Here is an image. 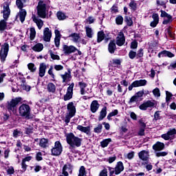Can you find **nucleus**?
<instances>
[{"label": "nucleus", "mask_w": 176, "mask_h": 176, "mask_svg": "<svg viewBox=\"0 0 176 176\" xmlns=\"http://www.w3.org/2000/svg\"><path fill=\"white\" fill-rule=\"evenodd\" d=\"M109 142H112V139L111 138L104 139L102 142H100V146L102 148H107V146L109 145Z\"/></svg>", "instance_id": "30"}, {"label": "nucleus", "mask_w": 176, "mask_h": 176, "mask_svg": "<svg viewBox=\"0 0 176 176\" xmlns=\"http://www.w3.org/2000/svg\"><path fill=\"white\" fill-rule=\"evenodd\" d=\"M166 102L167 103V105H168V102H170V100H171V98L173 97V94L168 91H166Z\"/></svg>", "instance_id": "40"}, {"label": "nucleus", "mask_w": 176, "mask_h": 176, "mask_svg": "<svg viewBox=\"0 0 176 176\" xmlns=\"http://www.w3.org/2000/svg\"><path fill=\"white\" fill-rule=\"evenodd\" d=\"M75 83L72 82L69 86L67 87L66 94L63 96L64 101H69L74 97V87Z\"/></svg>", "instance_id": "5"}, {"label": "nucleus", "mask_w": 176, "mask_h": 176, "mask_svg": "<svg viewBox=\"0 0 176 176\" xmlns=\"http://www.w3.org/2000/svg\"><path fill=\"white\" fill-rule=\"evenodd\" d=\"M148 81L146 80H136L133 81L131 85L129 86L128 90L131 91L133 87H141L142 86H146Z\"/></svg>", "instance_id": "7"}, {"label": "nucleus", "mask_w": 176, "mask_h": 176, "mask_svg": "<svg viewBox=\"0 0 176 176\" xmlns=\"http://www.w3.org/2000/svg\"><path fill=\"white\" fill-rule=\"evenodd\" d=\"M160 111H157L155 112L153 122H157V120H160V119H162V116H160Z\"/></svg>", "instance_id": "38"}, {"label": "nucleus", "mask_w": 176, "mask_h": 176, "mask_svg": "<svg viewBox=\"0 0 176 176\" xmlns=\"http://www.w3.org/2000/svg\"><path fill=\"white\" fill-rule=\"evenodd\" d=\"M50 54L51 58H52V60H60V56L54 54L53 53V51L50 50Z\"/></svg>", "instance_id": "51"}, {"label": "nucleus", "mask_w": 176, "mask_h": 176, "mask_svg": "<svg viewBox=\"0 0 176 176\" xmlns=\"http://www.w3.org/2000/svg\"><path fill=\"white\" fill-rule=\"evenodd\" d=\"M156 3H157V6H163V8L164 9H166V8H167V6H166V2H164V1H160L159 0H157Z\"/></svg>", "instance_id": "58"}, {"label": "nucleus", "mask_w": 176, "mask_h": 176, "mask_svg": "<svg viewBox=\"0 0 176 176\" xmlns=\"http://www.w3.org/2000/svg\"><path fill=\"white\" fill-rule=\"evenodd\" d=\"M122 65L121 59H112L109 62L108 67L111 68V67H113L114 68H119Z\"/></svg>", "instance_id": "16"}, {"label": "nucleus", "mask_w": 176, "mask_h": 176, "mask_svg": "<svg viewBox=\"0 0 176 176\" xmlns=\"http://www.w3.org/2000/svg\"><path fill=\"white\" fill-rule=\"evenodd\" d=\"M99 176H108V170L107 168L102 170L99 173Z\"/></svg>", "instance_id": "61"}, {"label": "nucleus", "mask_w": 176, "mask_h": 176, "mask_svg": "<svg viewBox=\"0 0 176 176\" xmlns=\"http://www.w3.org/2000/svg\"><path fill=\"white\" fill-rule=\"evenodd\" d=\"M71 118H74V116H71L69 113L65 116V122L66 124H68L71 122Z\"/></svg>", "instance_id": "57"}, {"label": "nucleus", "mask_w": 176, "mask_h": 176, "mask_svg": "<svg viewBox=\"0 0 176 176\" xmlns=\"http://www.w3.org/2000/svg\"><path fill=\"white\" fill-rule=\"evenodd\" d=\"M153 151H155V152L163 151L164 149V143L157 142L153 146Z\"/></svg>", "instance_id": "22"}, {"label": "nucleus", "mask_w": 176, "mask_h": 176, "mask_svg": "<svg viewBox=\"0 0 176 176\" xmlns=\"http://www.w3.org/2000/svg\"><path fill=\"white\" fill-rule=\"evenodd\" d=\"M118 115H119V110L114 109L113 111L110 112L108 114L107 119L108 120H112V118H112L113 116H118Z\"/></svg>", "instance_id": "32"}, {"label": "nucleus", "mask_w": 176, "mask_h": 176, "mask_svg": "<svg viewBox=\"0 0 176 176\" xmlns=\"http://www.w3.org/2000/svg\"><path fill=\"white\" fill-rule=\"evenodd\" d=\"M160 12H161L160 17L167 18V19H164V21H162V24H164V25H167V24H170V23H173V21L174 19H173V16H171V14H169L168 13H167L166 11L163 10H161Z\"/></svg>", "instance_id": "9"}, {"label": "nucleus", "mask_w": 176, "mask_h": 176, "mask_svg": "<svg viewBox=\"0 0 176 176\" xmlns=\"http://www.w3.org/2000/svg\"><path fill=\"white\" fill-rule=\"evenodd\" d=\"M100 109V103H98V100H93L90 105V111L92 113H96L97 111Z\"/></svg>", "instance_id": "19"}, {"label": "nucleus", "mask_w": 176, "mask_h": 176, "mask_svg": "<svg viewBox=\"0 0 176 176\" xmlns=\"http://www.w3.org/2000/svg\"><path fill=\"white\" fill-rule=\"evenodd\" d=\"M171 28H173L171 26H168L166 28V31L170 38H171V39H174V34H173V32H171Z\"/></svg>", "instance_id": "50"}, {"label": "nucleus", "mask_w": 176, "mask_h": 176, "mask_svg": "<svg viewBox=\"0 0 176 176\" xmlns=\"http://www.w3.org/2000/svg\"><path fill=\"white\" fill-rule=\"evenodd\" d=\"M32 133H34V128L32 126L25 128V134H32Z\"/></svg>", "instance_id": "59"}, {"label": "nucleus", "mask_w": 176, "mask_h": 176, "mask_svg": "<svg viewBox=\"0 0 176 176\" xmlns=\"http://www.w3.org/2000/svg\"><path fill=\"white\" fill-rule=\"evenodd\" d=\"M16 5L17 8H19L21 10L24 8V4L23 3V1L21 0H16Z\"/></svg>", "instance_id": "54"}, {"label": "nucleus", "mask_w": 176, "mask_h": 176, "mask_svg": "<svg viewBox=\"0 0 176 176\" xmlns=\"http://www.w3.org/2000/svg\"><path fill=\"white\" fill-rule=\"evenodd\" d=\"M39 76L43 78L45 76V63H41L39 67Z\"/></svg>", "instance_id": "35"}, {"label": "nucleus", "mask_w": 176, "mask_h": 176, "mask_svg": "<svg viewBox=\"0 0 176 176\" xmlns=\"http://www.w3.org/2000/svg\"><path fill=\"white\" fill-rule=\"evenodd\" d=\"M72 69H67V72H65L64 74H61L60 77L62 78L63 80V83H65L67 82H71V79H72V76L71 75V72H72Z\"/></svg>", "instance_id": "14"}, {"label": "nucleus", "mask_w": 176, "mask_h": 176, "mask_svg": "<svg viewBox=\"0 0 176 176\" xmlns=\"http://www.w3.org/2000/svg\"><path fill=\"white\" fill-rule=\"evenodd\" d=\"M28 68L31 72H35V71H36V67H35V64L34 63H29L28 65Z\"/></svg>", "instance_id": "46"}, {"label": "nucleus", "mask_w": 176, "mask_h": 176, "mask_svg": "<svg viewBox=\"0 0 176 176\" xmlns=\"http://www.w3.org/2000/svg\"><path fill=\"white\" fill-rule=\"evenodd\" d=\"M129 57L131 60H134L137 58V52L133 50H131L129 53Z\"/></svg>", "instance_id": "45"}, {"label": "nucleus", "mask_w": 176, "mask_h": 176, "mask_svg": "<svg viewBox=\"0 0 176 176\" xmlns=\"http://www.w3.org/2000/svg\"><path fill=\"white\" fill-rule=\"evenodd\" d=\"M104 39H105V33H104V31L102 30L99 31L97 35V43H101Z\"/></svg>", "instance_id": "26"}, {"label": "nucleus", "mask_w": 176, "mask_h": 176, "mask_svg": "<svg viewBox=\"0 0 176 176\" xmlns=\"http://www.w3.org/2000/svg\"><path fill=\"white\" fill-rule=\"evenodd\" d=\"M86 35L88 38H93V30H91V28L86 27Z\"/></svg>", "instance_id": "39"}, {"label": "nucleus", "mask_w": 176, "mask_h": 176, "mask_svg": "<svg viewBox=\"0 0 176 176\" xmlns=\"http://www.w3.org/2000/svg\"><path fill=\"white\" fill-rule=\"evenodd\" d=\"M51 152L52 156H60L63 153V145L60 141L55 142L54 147L51 146Z\"/></svg>", "instance_id": "3"}, {"label": "nucleus", "mask_w": 176, "mask_h": 176, "mask_svg": "<svg viewBox=\"0 0 176 176\" xmlns=\"http://www.w3.org/2000/svg\"><path fill=\"white\" fill-rule=\"evenodd\" d=\"M82 133H85V134H89L90 133V126H84Z\"/></svg>", "instance_id": "64"}, {"label": "nucleus", "mask_w": 176, "mask_h": 176, "mask_svg": "<svg viewBox=\"0 0 176 176\" xmlns=\"http://www.w3.org/2000/svg\"><path fill=\"white\" fill-rule=\"evenodd\" d=\"M55 38H54V43L56 47H60V41H61V33H60V30H55Z\"/></svg>", "instance_id": "20"}, {"label": "nucleus", "mask_w": 176, "mask_h": 176, "mask_svg": "<svg viewBox=\"0 0 176 176\" xmlns=\"http://www.w3.org/2000/svg\"><path fill=\"white\" fill-rule=\"evenodd\" d=\"M53 145V142H50V140H49V139H45V148L46 149V148H52V146Z\"/></svg>", "instance_id": "48"}, {"label": "nucleus", "mask_w": 176, "mask_h": 176, "mask_svg": "<svg viewBox=\"0 0 176 176\" xmlns=\"http://www.w3.org/2000/svg\"><path fill=\"white\" fill-rule=\"evenodd\" d=\"M144 89L142 91H138L136 94H135L134 96H133L129 101V104H131L133 102H138V100H140V101H142V98L144 97Z\"/></svg>", "instance_id": "10"}, {"label": "nucleus", "mask_w": 176, "mask_h": 176, "mask_svg": "<svg viewBox=\"0 0 176 176\" xmlns=\"http://www.w3.org/2000/svg\"><path fill=\"white\" fill-rule=\"evenodd\" d=\"M6 21H8V20H6V19H3L0 21V31H5V30H6V27L8 24Z\"/></svg>", "instance_id": "34"}, {"label": "nucleus", "mask_w": 176, "mask_h": 176, "mask_svg": "<svg viewBox=\"0 0 176 176\" xmlns=\"http://www.w3.org/2000/svg\"><path fill=\"white\" fill-rule=\"evenodd\" d=\"M32 50L34 52H42L43 50V44L42 43H37L33 47Z\"/></svg>", "instance_id": "33"}, {"label": "nucleus", "mask_w": 176, "mask_h": 176, "mask_svg": "<svg viewBox=\"0 0 176 176\" xmlns=\"http://www.w3.org/2000/svg\"><path fill=\"white\" fill-rule=\"evenodd\" d=\"M168 154V153L166 151H162V152L156 153L155 156H157V157H160L167 156Z\"/></svg>", "instance_id": "55"}, {"label": "nucleus", "mask_w": 176, "mask_h": 176, "mask_svg": "<svg viewBox=\"0 0 176 176\" xmlns=\"http://www.w3.org/2000/svg\"><path fill=\"white\" fill-rule=\"evenodd\" d=\"M129 6L133 12H135V10H137V3H135L134 0L130 2Z\"/></svg>", "instance_id": "42"}, {"label": "nucleus", "mask_w": 176, "mask_h": 176, "mask_svg": "<svg viewBox=\"0 0 176 176\" xmlns=\"http://www.w3.org/2000/svg\"><path fill=\"white\" fill-rule=\"evenodd\" d=\"M126 43V37L123 32H120L118 36L116 37V44L117 46H123Z\"/></svg>", "instance_id": "12"}, {"label": "nucleus", "mask_w": 176, "mask_h": 176, "mask_svg": "<svg viewBox=\"0 0 176 176\" xmlns=\"http://www.w3.org/2000/svg\"><path fill=\"white\" fill-rule=\"evenodd\" d=\"M47 90L50 93H54L56 91V85L53 82H50L47 85Z\"/></svg>", "instance_id": "36"}, {"label": "nucleus", "mask_w": 176, "mask_h": 176, "mask_svg": "<svg viewBox=\"0 0 176 176\" xmlns=\"http://www.w3.org/2000/svg\"><path fill=\"white\" fill-rule=\"evenodd\" d=\"M21 102V98H16L8 102L7 108L9 111H14L18 104Z\"/></svg>", "instance_id": "8"}, {"label": "nucleus", "mask_w": 176, "mask_h": 176, "mask_svg": "<svg viewBox=\"0 0 176 176\" xmlns=\"http://www.w3.org/2000/svg\"><path fill=\"white\" fill-rule=\"evenodd\" d=\"M62 49L65 56H69V54H72V53H75V52L78 50L76 47L74 45H68L66 44L63 45Z\"/></svg>", "instance_id": "6"}, {"label": "nucleus", "mask_w": 176, "mask_h": 176, "mask_svg": "<svg viewBox=\"0 0 176 176\" xmlns=\"http://www.w3.org/2000/svg\"><path fill=\"white\" fill-rule=\"evenodd\" d=\"M153 107H155V102L151 100H147L139 106V109L141 111H146L148 108H153Z\"/></svg>", "instance_id": "15"}, {"label": "nucleus", "mask_w": 176, "mask_h": 176, "mask_svg": "<svg viewBox=\"0 0 176 176\" xmlns=\"http://www.w3.org/2000/svg\"><path fill=\"white\" fill-rule=\"evenodd\" d=\"M82 138L76 136L72 132L66 134V142L69 145V149L70 151H74L76 147L82 146Z\"/></svg>", "instance_id": "1"}, {"label": "nucleus", "mask_w": 176, "mask_h": 176, "mask_svg": "<svg viewBox=\"0 0 176 176\" xmlns=\"http://www.w3.org/2000/svg\"><path fill=\"white\" fill-rule=\"evenodd\" d=\"M56 17L59 21H63L67 19V15L63 11H58L56 12Z\"/></svg>", "instance_id": "27"}, {"label": "nucleus", "mask_w": 176, "mask_h": 176, "mask_svg": "<svg viewBox=\"0 0 176 176\" xmlns=\"http://www.w3.org/2000/svg\"><path fill=\"white\" fill-rule=\"evenodd\" d=\"M94 133L100 134L102 131V124H98V126L94 129Z\"/></svg>", "instance_id": "43"}, {"label": "nucleus", "mask_w": 176, "mask_h": 176, "mask_svg": "<svg viewBox=\"0 0 176 176\" xmlns=\"http://www.w3.org/2000/svg\"><path fill=\"white\" fill-rule=\"evenodd\" d=\"M123 16L122 15H118L116 18V24L117 25H122L123 24Z\"/></svg>", "instance_id": "37"}, {"label": "nucleus", "mask_w": 176, "mask_h": 176, "mask_svg": "<svg viewBox=\"0 0 176 176\" xmlns=\"http://www.w3.org/2000/svg\"><path fill=\"white\" fill-rule=\"evenodd\" d=\"M153 94L155 96V97H160V89L156 87L153 90Z\"/></svg>", "instance_id": "52"}, {"label": "nucleus", "mask_w": 176, "mask_h": 176, "mask_svg": "<svg viewBox=\"0 0 176 176\" xmlns=\"http://www.w3.org/2000/svg\"><path fill=\"white\" fill-rule=\"evenodd\" d=\"M6 171L8 175H12L14 174V168H13V166H8L6 169Z\"/></svg>", "instance_id": "49"}, {"label": "nucleus", "mask_w": 176, "mask_h": 176, "mask_svg": "<svg viewBox=\"0 0 176 176\" xmlns=\"http://www.w3.org/2000/svg\"><path fill=\"white\" fill-rule=\"evenodd\" d=\"M67 170H68V165L65 164L63 167L62 171L64 176H68L69 174L67 172Z\"/></svg>", "instance_id": "53"}, {"label": "nucleus", "mask_w": 176, "mask_h": 176, "mask_svg": "<svg viewBox=\"0 0 176 176\" xmlns=\"http://www.w3.org/2000/svg\"><path fill=\"white\" fill-rule=\"evenodd\" d=\"M116 47V42L115 40H111L109 45H108V52L110 54H113L117 50Z\"/></svg>", "instance_id": "17"}, {"label": "nucleus", "mask_w": 176, "mask_h": 176, "mask_svg": "<svg viewBox=\"0 0 176 176\" xmlns=\"http://www.w3.org/2000/svg\"><path fill=\"white\" fill-rule=\"evenodd\" d=\"M138 123L140 125L141 129H146V124L144 122V120L142 119L139 120Z\"/></svg>", "instance_id": "60"}, {"label": "nucleus", "mask_w": 176, "mask_h": 176, "mask_svg": "<svg viewBox=\"0 0 176 176\" xmlns=\"http://www.w3.org/2000/svg\"><path fill=\"white\" fill-rule=\"evenodd\" d=\"M19 116L25 118V119H30V116H31V107L28 104H22L19 107Z\"/></svg>", "instance_id": "2"}, {"label": "nucleus", "mask_w": 176, "mask_h": 176, "mask_svg": "<svg viewBox=\"0 0 176 176\" xmlns=\"http://www.w3.org/2000/svg\"><path fill=\"white\" fill-rule=\"evenodd\" d=\"M139 159L143 162H146L145 164H148L149 162V151L142 150L138 153Z\"/></svg>", "instance_id": "13"}, {"label": "nucleus", "mask_w": 176, "mask_h": 176, "mask_svg": "<svg viewBox=\"0 0 176 176\" xmlns=\"http://www.w3.org/2000/svg\"><path fill=\"white\" fill-rule=\"evenodd\" d=\"M107 108L106 106L103 107L101 109L98 117L99 122H101V120H104V119H105V118L107 117Z\"/></svg>", "instance_id": "25"}, {"label": "nucleus", "mask_w": 176, "mask_h": 176, "mask_svg": "<svg viewBox=\"0 0 176 176\" xmlns=\"http://www.w3.org/2000/svg\"><path fill=\"white\" fill-rule=\"evenodd\" d=\"M3 17L4 19L8 20L9 19V16H10V8H9V6H3Z\"/></svg>", "instance_id": "23"}, {"label": "nucleus", "mask_w": 176, "mask_h": 176, "mask_svg": "<svg viewBox=\"0 0 176 176\" xmlns=\"http://www.w3.org/2000/svg\"><path fill=\"white\" fill-rule=\"evenodd\" d=\"M167 133L169 137H171V135H175L176 129H170L167 132Z\"/></svg>", "instance_id": "63"}, {"label": "nucleus", "mask_w": 176, "mask_h": 176, "mask_svg": "<svg viewBox=\"0 0 176 176\" xmlns=\"http://www.w3.org/2000/svg\"><path fill=\"white\" fill-rule=\"evenodd\" d=\"M19 19L21 23H24L25 20V16H27V11H25V9H21L19 11Z\"/></svg>", "instance_id": "28"}, {"label": "nucleus", "mask_w": 176, "mask_h": 176, "mask_svg": "<svg viewBox=\"0 0 176 176\" xmlns=\"http://www.w3.org/2000/svg\"><path fill=\"white\" fill-rule=\"evenodd\" d=\"M67 109L69 111V113L71 116H75V113H76V107L74 105V102H70L67 104Z\"/></svg>", "instance_id": "18"}, {"label": "nucleus", "mask_w": 176, "mask_h": 176, "mask_svg": "<svg viewBox=\"0 0 176 176\" xmlns=\"http://www.w3.org/2000/svg\"><path fill=\"white\" fill-rule=\"evenodd\" d=\"M152 19H153V21H157L159 23V14L153 13L152 15Z\"/></svg>", "instance_id": "62"}, {"label": "nucleus", "mask_w": 176, "mask_h": 176, "mask_svg": "<svg viewBox=\"0 0 176 176\" xmlns=\"http://www.w3.org/2000/svg\"><path fill=\"white\" fill-rule=\"evenodd\" d=\"M52 39V30L49 28H45V42H50Z\"/></svg>", "instance_id": "24"}, {"label": "nucleus", "mask_w": 176, "mask_h": 176, "mask_svg": "<svg viewBox=\"0 0 176 176\" xmlns=\"http://www.w3.org/2000/svg\"><path fill=\"white\" fill-rule=\"evenodd\" d=\"M144 57V49L140 48L136 53V58H141Z\"/></svg>", "instance_id": "44"}, {"label": "nucleus", "mask_w": 176, "mask_h": 176, "mask_svg": "<svg viewBox=\"0 0 176 176\" xmlns=\"http://www.w3.org/2000/svg\"><path fill=\"white\" fill-rule=\"evenodd\" d=\"M9 52V44L8 43H4L1 46L0 51V59L1 63H5L6 57H8V53Z\"/></svg>", "instance_id": "4"}, {"label": "nucleus", "mask_w": 176, "mask_h": 176, "mask_svg": "<svg viewBox=\"0 0 176 176\" xmlns=\"http://www.w3.org/2000/svg\"><path fill=\"white\" fill-rule=\"evenodd\" d=\"M52 11L47 10L46 8V5H45V19H49V17H52Z\"/></svg>", "instance_id": "47"}, {"label": "nucleus", "mask_w": 176, "mask_h": 176, "mask_svg": "<svg viewBox=\"0 0 176 176\" xmlns=\"http://www.w3.org/2000/svg\"><path fill=\"white\" fill-rule=\"evenodd\" d=\"M138 47V42L137 40H134L131 43V49H137Z\"/></svg>", "instance_id": "56"}, {"label": "nucleus", "mask_w": 176, "mask_h": 176, "mask_svg": "<svg viewBox=\"0 0 176 176\" xmlns=\"http://www.w3.org/2000/svg\"><path fill=\"white\" fill-rule=\"evenodd\" d=\"M69 38H73V42L76 43L78 42L79 39L80 38V35L78 33H72L69 34Z\"/></svg>", "instance_id": "31"}, {"label": "nucleus", "mask_w": 176, "mask_h": 176, "mask_svg": "<svg viewBox=\"0 0 176 176\" xmlns=\"http://www.w3.org/2000/svg\"><path fill=\"white\" fill-rule=\"evenodd\" d=\"M37 14L41 19H45V3L39 1L37 6Z\"/></svg>", "instance_id": "11"}, {"label": "nucleus", "mask_w": 176, "mask_h": 176, "mask_svg": "<svg viewBox=\"0 0 176 176\" xmlns=\"http://www.w3.org/2000/svg\"><path fill=\"white\" fill-rule=\"evenodd\" d=\"M34 23L36 24L38 30H41L42 27H43V21L42 19H39V17L36 16L35 15H33L32 17Z\"/></svg>", "instance_id": "21"}, {"label": "nucleus", "mask_w": 176, "mask_h": 176, "mask_svg": "<svg viewBox=\"0 0 176 176\" xmlns=\"http://www.w3.org/2000/svg\"><path fill=\"white\" fill-rule=\"evenodd\" d=\"M124 21L128 27H131V25H133V19L131 16L125 15Z\"/></svg>", "instance_id": "29"}, {"label": "nucleus", "mask_w": 176, "mask_h": 176, "mask_svg": "<svg viewBox=\"0 0 176 176\" xmlns=\"http://www.w3.org/2000/svg\"><path fill=\"white\" fill-rule=\"evenodd\" d=\"M86 175V168L85 166H81L79 169V173L78 176H85Z\"/></svg>", "instance_id": "41"}]
</instances>
